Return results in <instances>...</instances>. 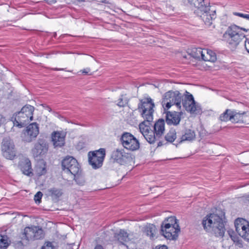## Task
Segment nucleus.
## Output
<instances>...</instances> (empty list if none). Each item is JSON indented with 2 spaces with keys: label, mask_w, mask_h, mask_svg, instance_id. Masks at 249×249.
I'll return each mask as SVG.
<instances>
[{
  "label": "nucleus",
  "mask_w": 249,
  "mask_h": 249,
  "mask_svg": "<svg viewBox=\"0 0 249 249\" xmlns=\"http://www.w3.org/2000/svg\"><path fill=\"white\" fill-rule=\"evenodd\" d=\"M128 100L127 98L124 95H121L118 99L117 105L119 107H124L128 104Z\"/></svg>",
  "instance_id": "c9c22d12"
},
{
  "label": "nucleus",
  "mask_w": 249,
  "mask_h": 249,
  "mask_svg": "<svg viewBox=\"0 0 249 249\" xmlns=\"http://www.w3.org/2000/svg\"><path fill=\"white\" fill-rule=\"evenodd\" d=\"M181 102V95L177 91L175 92L169 91L165 93L161 102L164 110H168L172 106L176 105L180 108Z\"/></svg>",
  "instance_id": "423d86ee"
},
{
  "label": "nucleus",
  "mask_w": 249,
  "mask_h": 249,
  "mask_svg": "<svg viewBox=\"0 0 249 249\" xmlns=\"http://www.w3.org/2000/svg\"><path fill=\"white\" fill-rule=\"evenodd\" d=\"M41 249H54L52 243L50 242H46L42 247Z\"/></svg>",
  "instance_id": "ea45409f"
},
{
  "label": "nucleus",
  "mask_w": 249,
  "mask_h": 249,
  "mask_svg": "<svg viewBox=\"0 0 249 249\" xmlns=\"http://www.w3.org/2000/svg\"><path fill=\"white\" fill-rule=\"evenodd\" d=\"M225 223L221 217L213 213L207 214L203 218L202 225L207 233L216 237L222 238L226 231Z\"/></svg>",
  "instance_id": "f257e3e1"
},
{
  "label": "nucleus",
  "mask_w": 249,
  "mask_h": 249,
  "mask_svg": "<svg viewBox=\"0 0 249 249\" xmlns=\"http://www.w3.org/2000/svg\"><path fill=\"white\" fill-rule=\"evenodd\" d=\"M245 47L247 52L249 53V39L248 38H246L245 41Z\"/></svg>",
  "instance_id": "a19ab883"
},
{
  "label": "nucleus",
  "mask_w": 249,
  "mask_h": 249,
  "mask_svg": "<svg viewBox=\"0 0 249 249\" xmlns=\"http://www.w3.org/2000/svg\"><path fill=\"white\" fill-rule=\"evenodd\" d=\"M39 134V127L36 123H33L26 127L23 131V140L30 142L35 140Z\"/></svg>",
  "instance_id": "4468645a"
},
{
  "label": "nucleus",
  "mask_w": 249,
  "mask_h": 249,
  "mask_svg": "<svg viewBox=\"0 0 249 249\" xmlns=\"http://www.w3.org/2000/svg\"><path fill=\"white\" fill-rule=\"evenodd\" d=\"M228 233L231 240L236 244V245H238L239 247L242 246V241L233 230H228Z\"/></svg>",
  "instance_id": "7c9ffc66"
},
{
  "label": "nucleus",
  "mask_w": 249,
  "mask_h": 249,
  "mask_svg": "<svg viewBox=\"0 0 249 249\" xmlns=\"http://www.w3.org/2000/svg\"><path fill=\"white\" fill-rule=\"evenodd\" d=\"M233 15L236 16H238L244 18H245L249 20V14H243L239 12H233Z\"/></svg>",
  "instance_id": "4c0bfd02"
},
{
  "label": "nucleus",
  "mask_w": 249,
  "mask_h": 249,
  "mask_svg": "<svg viewBox=\"0 0 249 249\" xmlns=\"http://www.w3.org/2000/svg\"><path fill=\"white\" fill-rule=\"evenodd\" d=\"M139 129L141 133L149 143H154L157 140L160 139L159 137H157L155 132L150 129L149 125L145 124L144 121L139 124Z\"/></svg>",
  "instance_id": "2eb2a0df"
},
{
  "label": "nucleus",
  "mask_w": 249,
  "mask_h": 249,
  "mask_svg": "<svg viewBox=\"0 0 249 249\" xmlns=\"http://www.w3.org/2000/svg\"><path fill=\"white\" fill-rule=\"evenodd\" d=\"M70 36L68 34H64V35H62L60 37H64L65 36Z\"/></svg>",
  "instance_id": "3c124183"
},
{
  "label": "nucleus",
  "mask_w": 249,
  "mask_h": 249,
  "mask_svg": "<svg viewBox=\"0 0 249 249\" xmlns=\"http://www.w3.org/2000/svg\"><path fill=\"white\" fill-rule=\"evenodd\" d=\"M245 112L239 113L232 111L231 115V121L233 123H238L243 122V115Z\"/></svg>",
  "instance_id": "bb28decb"
},
{
  "label": "nucleus",
  "mask_w": 249,
  "mask_h": 249,
  "mask_svg": "<svg viewBox=\"0 0 249 249\" xmlns=\"http://www.w3.org/2000/svg\"><path fill=\"white\" fill-rule=\"evenodd\" d=\"M43 196V194L40 191L38 192L34 196V200L36 203H40Z\"/></svg>",
  "instance_id": "e433bc0d"
},
{
  "label": "nucleus",
  "mask_w": 249,
  "mask_h": 249,
  "mask_svg": "<svg viewBox=\"0 0 249 249\" xmlns=\"http://www.w3.org/2000/svg\"><path fill=\"white\" fill-rule=\"evenodd\" d=\"M154 107L155 104L153 100L148 97L140 100L137 109L144 121L150 123L153 120Z\"/></svg>",
  "instance_id": "39448f33"
},
{
  "label": "nucleus",
  "mask_w": 249,
  "mask_h": 249,
  "mask_svg": "<svg viewBox=\"0 0 249 249\" xmlns=\"http://www.w3.org/2000/svg\"><path fill=\"white\" fill-rule=\"evenodd\" d=\"M35 172L38 177L44 175L46 173V163L43 160H40L37 161L35 167Z\"/></svg>",
  "instance_id": "b1692460"
},
{
  "label": "nucleus",
  "mask_w": 249,
  "mask_h": 249,
  "mask_svg": "<svg viewBox=\"0 0 249 249\" xmlns=\"http://www.w3.org/2000/svg\"><path fill=\"white\" fill-rule=\"evenodd\" d=\"M115 237L119 242L124 244V242H126L128 239V235L125 231L121 230L118 233L115 234Z\"/></svg>",
  "instance_id": "c756f323"
},
{
  "label": "nucleus",
  "mask_w": 249,
  "mask_h": 249,
  "mask_svg": "<svg viewBox=\"0 0 249 249\" xmlns=\"http://www.w3.org/2000/svg\"><path fill=\"white\" fill-rule=\"evenodd\" d=\"M203 112L199 103L195 100L193 95L188 92V113L189 118L199 117Z\"/></svg>",
  "instance_id": "ddd939ff"
},
{
  "label": "nucleus",
  "mask_w": 249,
  "mask_h": 249,
  "mask_svg": "<svg viewBox=\"0 0 249 249\" xmlns=\"http://www.w3.org/2000/svg\"><path fill=\"white\" fill-rule=\"evenodd\" d=\"M106 156L105 148H100L98 150L90 151L88 153L89 162L93 169H98L103 165Z\"/></svg>",
  "instance_id": "1a4fd4ad"
},
{
  "label": "nucleus",
  "mask_w": 249,
  "mask_h": 249,
  "mask_svg": "<svg viewBox=\"0 0 249 249\" xmlns=\"http://www.w3.org/2000/svg\"><path fill=\"white\" fill-rule=\"evenodd\" d=\"M186 140H187V135L185 133L184 135H182V136L181 138L180 142H182L183 141H185Z\"/></svg>",
  "instance_id": "49530a36"
},
{
  "label": "nucleus",
  "mask_w": 249,
  "mask_h": 249,
  "mask_svg": "<svg viewBox=\"0 0 249 249\" xmlns=\"http://www.w3.org/2000/svg\"><path fill=\"white\" fill-rule=\"evenodd\" d=\"M196 138V134L194 131L190 129L188 130V141H192Z\"/></svg>",
  "instance_id": "58836bf2"
},
{
  "label": "nucleus",
  "mask_w": 249,
  "mask_h": 249,
  "mask_svg": "<svg viewBox=\"0 0 249 249\" xmlns=\"http://www.w3.org/2000/svg\"><path fill=\"white\" fill-rule=\"evenodd\" d=\"M1 149L3 156L7 159L13 160L16 156L14 143L9 138H5L3 139Z\"/></svg>",
  "instance_id": "9b49d317"
},
{
  "label": "nucleus",
  "mask_w": 249,
  "mask_h": 249,
  "mask_svg": "<svg viewBox=\"0 0 249 249\" xmlns=\"http://www.w3.org/2000/svg\"><path fill=\"white\" fill-rule=\"evenodd\" d=\"M51 137L54 147H61L64 145L66 134L63 131H54L52 133Z\"/></svg>",
  "instance_id": "aec40b11"
},
{
  "label": "nucleus",
  "mask_w": 249,
  "mask_h": 249,
  "mask_svg": "<svg viewBox=\"0 0 249 249\" xmlns=\"http://www.w3.org/2000/svg\"><path fill=\"white\" fill-rule=\"evenodd\" d=\"M48 151V145L45 140L39 139L35 144L32 152L34 157H38L45 154Z\"/></svg>",
  "instance_id": "a211bd4d"
},
{
  "label": "nucleus",
  "mask_w": 249,
  "mask_h": 249,
  "mask_svg": "<svg viewBox=\"0 0 249 249\" xmlns=\"http://www.w3.org/2000/svg\"><path fill=\"white\" fill-rule=\"evenodd\" d=\"M156 231V226L153 224H148L144 227V232L146 235L149 236L150 238H152L155 236Z\"/></svg>",
  "instance_id": "a878e982"
},
{
  "label": "nucleus",
  "mask_w": 249,
  "mask_h": 249,
  "mask_svg": "<svg viewBox=\"0 0 249 249\" xmlns=\"http://www.w3.org/2000/svg\"><path fill=\"white\" fill-rule=\"evenodd\" d=\"M94 249H103V247L100 245H98L95 247Z\"/></svg>",
  "instance_id": "de8ad7c7"
},
{
  "label": "nucleus",
  "mask_w": 249,
  "mask_h": 249,
  "mask_svg": "<svg viewBox=\"0 0 249 249\" xmlns=\"http://www.w3.org/2000/svg\"><path fill=\"white\" fill-rule=\"evenodd\" d=\"M188 2L195 8L194 13L196 15H199V10L203 8V6L210 4L209 0H188Z\"/></svg>",
  "instance_id": "412c9836"
},
{
  "label": "nucleus",
  "mask_w": 249,
  "mask_h": 249,
  "mask_svg": "<svg viewBox=\"0 0 249 249\" xmlns=\"http://www.w3.org/2000/svg\"><path fill=\"white\" fill-rule=\"evenodd\" d=\"M111 159L114 162L121 164L124 165L133 161V158L131 154L126 153L123 149H117L113 151L111 154Z\"/></svg>",
  "instance_id": "f8f14e48"
},
{
  "label": "nucleus",
  "mask_w": 249,
  "mask_h": 249,
  "mask_svg": "<svg viewBox=\"0 0 249 249\" xmlns=\"http://www.w3.org/2000/svg\"><path fill=\"white\" fill-rule=\"evenodd\" d=\"M203 53V49L201 48H194L192 49L189 54L194 58L202 60Z\"/></svg>",
  "instance_id": "c85d7f7f"
},
{
  "label": "nucleus",
  "mask_w": 249,
  "mask_h": 249,
  "mask_svg": "<svg viewBox=\"0 0 249 249\" xmlns=\"http://www.w3.org/2000/svg\"><path fill=\"white\" fill-rule=\"evenodd\" d=\"M183 107H184L185 108H187V106H186V104H185V103L183 104Z\"/></svg>",
  "instance_id": "5fc2aeb1"
},
{
  "label": "nucleus",
  "mask_w": 249,
  "mask_h": 249,
  "mask_svg": "<svg viewBox=\"0 0 249 249\" xmlns=\"http://www.w3.org/2000/svg\"><path fill=\"white\" fill-rule=\"evenodd\" d=\"M202 60L205 61L214 62L216 60V55L212 50L203 49V53Z\"/></svg>",
  "instance_id": "393cba45"
},
{
  "label": "nucleus",
  "mask_w": 249,
  "mask_h": 249,
  "mask_svg": "<svg viewBox=\"0 0 249 249\" xmlns=\"http://www.w3.org/2000/svg\"><path fill=\"white\" fill-rule=\"evenodd\" d=\"M201 18L206 25L210 26L212 24V21L215 18V12H213L212 14L210 13V4L203 6V8L199 10V15H197Z\"/></svg>",
  "instance_id": "dca6fc26"
},
{
  "label": "nucleus",
  "mask_w": 249,
  "mask_h": 249,
  "mask_svg": "<svg viewBox=\"0 0 249 249\" xmlns=\"http://www.w3.org/2000/svg\"><path fill=\"white\" fill-rule=\"evenodd\" d=\"M162 145V142H159L158 143V146H161Z\"/></svg>",
  "instance_id": "603ef678"
},
{
  "label": "nucleus",
  "mask_w": 249,
  "mask_h": 249,
  "mask_svg": "<svg viewBox=\"0 0 249 249\" xmlns=\"http://www.w3.org/2000/svg\"><path fill=\"white\" fill-rule=\"evenodd\" d=\"M46 109L47 110H48L49 112L52 111L51 108L49 106H46Z\"/></svg>",
  "instance_id": "09e8293b"
},
{
  "label": "nucleus",
  "mask_w": 249,
  "mask_h": 249,
  "mask_svg": "<svg viewBox=\"0 0 249 249\" xmlns=\"http://www.w3.org/2000/svg\"><path fill=\"white\" fill-rule=\"evenodd\" d=\"M249 30L248 31H249V29H248Z\"/></svg>",
  "instance_id": "4d7b16f0"
},
{
  "label": "nucleus",
  "mask_w": 249,
  "mask_h": 249,
  "mask_svg": "<svg viewBox=\"0 0 249 249\" xmlns=\"http://www.w3.org/2000/svg\"><path fill=\"white\" fill-rule=\"evenodd\" d=\"M20 168L23 174L28 176H32L33 175L31 162L29 159H25L20 162Z\"/></svg>",
  "instance_id": "4be33fe9"
},
{
  "label": "nucleus",
  "mask_w": 249,
  "mask_h": 249,
  "mask_svg": "<svg viewBox=\"0 0 249 249\" xmlns=\"http://www.w3.org/2000/svg\"><path fill=\"white\" fill-rule=\"evenodd\" d=\"M165 122L164 120L162 119L158 120L154 125V131L156 133L157 137L160 138L163 134L165 128H164Z\"/></svg>",
  "instance_id": "5701e85b"
},
{
  "label": "nucleus",
  "mask_w": 249,
  "mask_h": 249,
  "mask_svg": "<svg viewBox=\"0 0 249 249\" xmlns=\"http://www.w3.org/2000/svg\"><path fill=\"white\" fill-rule=\"evenodd\" d=\"M90 71V69L88 68L84 69L81 71L82 72L85 74H88Z\"/></svg>",
  "instance_id": "37998d69"
},
{
  "label": "nucleus",
  "mask_w": 249,
  "mask_h": 249,
  "mask_svg": "<svg viewBox=\"0 0 249 249\" xmlns=\"http://www.w3.org/2000/svg\"><path fill=\"white\" fill-rule=\"evenodd\" d=\"M184 95L187 97V91H185V92H184Z\"/></svg>",
  "instance_id": "6e6d98bb"
},
{
  "label": "nucleus",
  "mask_w": 249,
  "mask_h": 249,
  "mask_svg": "<svg viewBox=\"0 0 249 249\" xmlns=\"http://www.w3.org/2000/svg\"><path fill=\"white\" fill-rule=\"evenodd\" d=\"M43 231L36 226L27 227L22 233L21 238L23 242L27 243L31 240L40 239L43 237Z\"/></svg>",
  "instance_id": "6e6552de"
},
{
  "label": "nucleus",
  "mask_w": 249,
  "mask_h": 249,
  "mask_svg": "<svg viewBox=\"0 0 249 249\" xmlns=\"http://www.w3.org/2000/svg\"><path fill=\"white\" fill-rule=\"evenodd\" d=\"M243 219H237L235 221L236 232L245 240L249 241V224L245 225L242 223Z\"/></svg>",
  "instance_id": "f3484780"
},
{
  "label": "nucleus",
  "mask_w": 249,
  "mask_h": 249,
  "mask_svg": "<svg viewBox=\"0 0 249 249\" xmlns=\"http://www.w3.org/2000/svg\"><path fill=\"white\" fill-rule=\"evenodd\" d=\"M56 36H57L56 33L54 32V33H53V36L54 38H56Z\"/></svg>",
  "instance_id": "864d4df0"
},
{
  "label": "nucleus",
  "mask_w": 249,
  "mask_h": 249,
  "mask_svg": "<svg viewBox=\"0 0 249 249\" xmlns=\"http://www.w3.org/2000/svg\"><path fill=\"white\" fill-rule=\"evenodd\" d=\"M8 246L7 236L0 235V249H6Z\"/></svg>",
  "instance_id": "f704fd0d"
},
{
  "label": "nucleus",
  "mask_w": 249,
  "mask_h": 249,
  "mask_svg": "<svg viewBox=\"0 0 249 249\" xmlns=\"http://www.w3.org/2000/svg\"><path fill=\"white\" fill-rule=\"evenodd\" d=\"M35 108L31 105H25L18 112L15 117L14 124L19 128L24 127L33 118Z\"/></svg>",
  "instance_id": "20e7f679"
},
{
  "label": "nucleus",
  "mask_w": 249,
  "mask_h": 249,
  "mask_svg": "<svg viewBox=\"0 0 249 249\" xmlns=\"http://www.w3.org/2000/svg\"><path fill=\"white\" fill-rule=\"evenodd\" d=\"M176 132L174 129H171L165 136V140L169 142H173L176 139Z\"/></svg>",
  "instance_id": "2f4dec72"
},
{
  "label": "nucleus",
  "mask_w": 249,
  "mask_h": 249,
  "mask_svg": "<svg viewBox=\"0 0 249 249\" xmlns=\"http://www.w3.org/2000/svg\"><path fill=\"white\" fill-rule=\"evenodd\" d=\"M155 249H168V247L166 245H159Z\"/></svg>",
  "instance_id": "79ce46f5"
},
{
  "label": "nucleus",
  "mask_w": 249,
  "mask_h": 249,
  "mask_svg": "<svg viewBox=\"0 0 249 249\" xmlns=\"http://www.w3.org/2000/svg\"><path fill=\"white\" fill-rule=\"evenodd\" d=\"M167 110H164L165 113V121L169 125H178L180 121L182 112H178L176 111H168Z\"/></svg>",
  "instance_id": "6ab92c4d"
},
{
  "label": "nucleus",
  "mask_w": 249,
  "mask_h": 249,
  "mask_svg": "<svg viewBox=\"0 0 249 249\" xmlns=\"http://www.w3.org/2000/svg\"><path fill=\"white\" fill-rule=\"evenodd\" d=\"M62 170L72 175L80 171V165L77 160L71 156H66L61 162Z\"/></svg>",
  "instance_id": "9d476101"
},
{
  "label": "nucleus",
  "mask_w": 249,
  "mask_h": 249,
  "mask_svg": "<svg viewBox=\"0 0 249 249\" xmlns=\"http://www.w3.org/2000/svg\"><path fill=\"white\" fill-rule=\"evenodd\" d=\"M48 192L52 197H54L55 198H59L63 194V192L61 189L55 188L50 189L48 190Z\"/></svg>",
  "instance_id": "72a5a7b5"
},
{
  "label": "nucleus",
  "mask_w": 249,
  "mask_h": 249,
  "mask_svg": "<svg viewBox=\"0 0 249 249\" xmlns=\"http://www.w3.org/2000/svg\"><path fill=\"white\" fill-rule=\"evenodd\" d=\"M5 121V118L1 115L0 114V126L4 123Z\"/></svg>",
  "instance_id": "c03bdc74"
},
{
  "label": "nucleus",
  "mask_w": 249,
  "mask_h": 249,
  "mask_svg": "<svg viewBox=\"0 0 249 249\" xmlns=\"http://www.w3.org/2000/svg\"><path fill=\"white\" fill-rule=\"evenodd\" d=\"M120 142L123 147L128 151H135L140 147L139 140L129 132H124L122 134Z\"/></svg>",
  "instance_id": "0eeeda50"
},
{
  "label": "nucleus",
  "mask_w": 249,
  "mask_h": 249,
  "mask_svg": "<svg viewBox=\"0 0 249 249\" xmlns=\"http://www.w3.org/2000/svg\"><path fill=\"white\" fill-rule=\"evenodd\" d=\"M53 70L54 71H64V69H62V68H61V69L54 68V69H53Z\"/></svg>",
  "instance_id": "8fccbe9b"
},
{
  "label": "nucleus",
  "mask_w": 249,
  "mask_h": 249,
  "mask_svg": "<svg viewBox=\"0 0 249 249\" xmlns=\"http://www.w3.org/2000/svg\"><path fill=\"white\" fill-rule=\"evenodd\" d=\"M72 175L74 176V180L77 184L80 186H83L85 184V178L81 169L80 172Z\"/></svg>",
  "instance_id": "cd10ccee"
},
{
  "label": "nucleus",
  "mask_w": 249,
  "mask_h": 249,
  "mask_svg": "<svg viewBox=\"0 0 249 249\" xmlns=\"http://www.w3.org/2000/svg\"><path fill=\"white\" fill-rule=\"evenodd\" d=\"M232 110L229 109H227L224 112L222 113L219 116V120L222 122H227L231 121V115Z\"/></svg>",
  "instance_id": "473e14b6"
},
{
  "label": "nucleus",
  "mask_w": 249,
  "mask_h": 249,
  "mask_svg": "<svg viewBox=\"0 0 249 249\" xmlns=\"http://www.w3.org/2000/svg\"><path fill=\"white\" fill-rule=\"evenodd\" d=\"M53 113L54 114V115L55 117H57V118H59L60 119H64V118L62 116H61V115L59 114H58V113H57V112H54V111H53Z\"/></svg>",
  "instance_id": "a18cd8bd"
},
{
  "label": "nucleus",
  "mask_w": 249,
  "mask_h": 249,
  "mask_svg": "<svg viewBox=\"0 0 249 249\" xmlns=\"http://www.w3.org/2000/svg\"><path fill=\"white\" fill-rule=\"evenodd\" d=\"M241 30L247 32L249 30L232 24L228 27L224 33L223 37L231 48H235L246 37V36L241 32Z\"/></svg>",
  "instance_id": "7ed1b4c3"
},
{
  "label": "nucleus",
  "mask_w": 249,
  "mask_h": 249,
  "mask_svg": "<svg viewBox=\"0 0 249 249\" xmlns=\"http://www.w3.org/2000/svg\"><path fill=\"white\" fill-rule=\"evenodd\" d=\"M179 231V224L175 216L165 218L161 224L160 233L168 240H176Z\"/></svg>",
  "instance_id": "f03ea898"
}]
</instances>
